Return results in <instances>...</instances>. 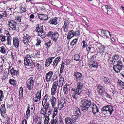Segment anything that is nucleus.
Masks as SVG:
<instances>
[{
  "label": "nucleus",
  "mask_w": 124,
  "mask_h": 124,
  "mask_svg": "<svg viewBox=\"0 0 124 124\" xmlns=\"http://www.w3.org/2000/svg\"><path fill=\"white\" fill-rule=\"evenodd\" d=\"M91 104V101L90 100L86 99L82 100L80 102V106L82 111L84 112L87 111Z\"/></svg>",
  "instance_id": "f257e3e1"
},
{
  "label": "nucleus",
  "mask_w": 124,
  "mask_h": 124,
  "mask_svg": "<svg viewBox=\"0 0 124 124\" xmlns=\"http://www.w3.org/2000/svg\"><path fill=\"white\" fill-rule=\"evenodd\" d=\"M102 113L106 116L110 115L113 111V108L111 106L108 105L104 107L101 108Z\"/></svg>",
  "instance_id": "f03ea898"
},
{
  "label": "nucleus",
  "mask_w": 124,
  "mask_h": 124,
  "mask_svg": "<svg viewBox=\"0 0 124 124\" xmlns=\"http://www.w3.org/2000/svg\"><path fill=\"white\" fill-rule=\"evenodd\" d=\"M8 22L9 27L13 30H17L19 29V25L18 24L12 20H9Z\"/></svg>",
  "instance_id": "7ed1b4c3"
},
{
  "label": "nucleus",
  "mask_w": 124,
  "mask_h": 124,
  "mask_svg": "<svg viewBox=\"0 0 124 124\" xmlns=\"http://www.w3.org/2000/svg\"><path fill=\"white\" fill-rule=\"evenodd\" d=\"M77 87L76 89L72 88L71 89L72 91H75L78 93H81L83 87V84L80 82H78L77 84Z\"/></svg>",
  "instance_id": "20e7f679"
},
{
  "label": "nucleus",
  "mask_w": 124,
  "mask_h": 124,
  "mask_svg": "<svg viewBox=\"0 0 124 124\" xmlns=\"http://www.w3.org/2000/svg\"><path fill=\"white\" fill-rule=\"evenodd\" d=\"M34 81L33 77H31L28 80V82L26 83V87L28 90H31L33 86Z\"/></svg>",
  "instance_id": "39448f33"
},
{
  "label": "nucleus",
  "mask_w": 124,
  "mask_h": 124,
  "mask_svg": "<svg viewBox=\"0 0 124 124\" xmlns=\"http://www.w3.org/2000/svg\"><path fill=\"white\" fill-rule=\"evenodd\" d=\"M66 101L64 99L60 100L58 102V108L61 109L64 107L66 105Z\"/></svg>",
  "instance_id": "423d86ee"
},
{
  "label": "nucleus",
  "mask_w": 124,
  "mask_h": 124,
  "mask_svg": "<svg viewBox=\"0 0 124 124\" xmlns=\"http://www.w3.org/2000/svg\"><path fill=\"white\" fill-rule=\"evenodd\" d=\"M73 112L74 114L79 116L81 115V113L79 109L77 107H74L73 109Z\"/></svg>",
  "instance_id": "0eeeda50"
},
{
  "label": "nucleus",
  "mask_w": 124,
  "mask_h": 124,
  "mask_svg": "<svg viewBox=\"0 0 124 124\" xmlns=\"http://www.w3.org/2000/svg\"><path fill=\"white\" fill-rule=\"evenodd\" d=\"M31 38V36L28 34H26L24 35L23 39V41L24 44H27Z\"/></svg>",
  "instance_id": "6e6552de"
},
{
  "label": "nucleus",
  "mask_w": 124,
  "mask_h": 124,
  "mask_svg": "<svg viewBox=\"0 0 124 124\" xmlns=\"http://www.w3.org/2000/svg\"><path fill=\"white\" fill-rule=\"evenodd\" d=\"M88 65L90 69H92L93 68H96L98 66L97 62L93 61H90Z\"/></svg>",
  "instance_id": "1a4fd4ad"
},
{
  "label": "nucleus",
  "mask_w": 124,
  "mask_h": 124,
  "mask_svg": "<svg viewBox=\"0 0 124 124\" xmlns=\"http://www.w3.org/2000/svg\"><path fill=\"white\" fill-rule=\"evenodd\" d=\"M34 62L30 61V59L25 57L24 59V64L25 65L28 66H32Z\"/></svg>",
  "instance_id": "9d476101"
},
{
  "label": "nucleus",
  "mask_w": 124,
  "mask_h": 124,
  "mask_svg": "<svg viewBox=\"0 0 124 124\" xmlns=\"http://www.w3.org/2000/svg\"><path fill=\"white\" fill-rule=\"evenodd\" d=\"M11 75L14 77H18L19 76V72L14 69V68H12L10 70Z\"/></svg>",
  "instance_id": "9b49d317"
},
{
  "label": "nucleus",
  "mask_w": 124,
  "mask_h": 124,
  "mask_svg": "<svg viewBox=\"0 0 124 124\" xmlns=\"http://www.w3.org/2000/svg\"><path fill=\"white\" fill-rule=\"evenodd\" d=\"M53 75V73L52 71H50L47 73L46 75V80L47 82H48L51 81V77Z\"/></svg>",
  "instance_id": "f8f14e48"
},
{
  "label": "nucleus",
  "mask_w": 124,
  "mask_h": 124,
  "mask_svg": "<svg viewBox=\"0 0 124 124\" xmlns=\"http://www.w3.org/2000/svg\"><path fill=\"white\" fill-rule=\"evenodd\" d=\"M35 67H36L37 70H39L42 68V64H41L40 62H37L36 61L34 62L33 65L32 66H31V68H33Z\"/></svg>",
  "instance_id": "ddd939ff"
},
{
  "label": "nucleus",
  "mask_w": 124,
  "mask_h": 124,
  "mask_svg": "<svg viewBox=\"0 0 124 124\" xmlns=\"http://www.w3.org/2000/svg\"><path fill=\"white\" fill-rule=\"evenodd\" d=\"M117 62V70H117V73H118L119 72L120 70H122L123 66L122 63L120 60H118Z\"/></svg>",
  "instance_id": "4468645a"
},
{
  "label": "nucleus",
  "mask_w": 124,
  "mask_h": 124,
  "mask_svg": "<svg viewBox=\"0 0 124 124\" xmlns=\"http://www.w3.org/2000/svg\"><path fill=\"white\" fill-rule=\"evenodd\" d=\"M53 34L52 36H51V39L53 41L56 42L58 38L59 37V34L58 32H56L54 33Z\"/></svg>",
  "instance_id": "2eb2a0df"
},
{
  "label": "nucleus",
  "mask_w": 124,
  "mask_h": 124,
  "mask_svg": "<svg viewBox=\"0 0 124 124\" xmlns=\"http://www.w3.org/2000/svg\"><path fill=\"white\" fill-rule=\"evenodd\" d=\"M74 75L76 77L75 78L77 81L80 80L82 77V74L77 71L74 72Z\"/></svg>",
  "instance_id": "dca6fc26"
},
{
  "label": "nucleus",
  "mask_w": 124,
  "mask_h": 124,
  "mask_svg": "<svg viewBox=\"0 0 124 124\" xmlns=\"http://www.w3.org/2000/svg\"><path fill=\"white\" fill-rule=\"evenodd\" d=\"M19 40L17 37H15L13 39V45L16 48H17L19 46Z\"/></svg>",
  "instance_id": "f3484780"
},
{
  "label": "nucleus",
  "mask_w": 124,
  "mask_h": 124,
  "mask_svg": "<svg viewBox=\"0 0 124 124\" xmlns=\"http://www.w3.org/2000/svg\"><path fill=\"white\" fill-rule=\"evenodd\" d=\"M91 107L92 111L94 114H96L98 112V108L96 105L92 104Z\"/></svg>",
  "instance_id": "a211bd4d"
},
{
  "label": "nucleus",
  "mask_w": 124,
  "mask_h": 124,
  "mask_svg": "<svg viewBox=\"0 0 124 124\" xmlns=\"http://www.w3.org/2000/svg\"><path fill=\"white\" fill-rule=\"evenodd\" d=\"M37 27H36V28L35 30L38 33L39 32H42L44 31L43 29V26L41 25V24L38 25Z\"/></svg>",
  "instance_id": "6ab92c4d"
},
{
  "label": "nucleus",
  "mask_w": 124,
  "mask_h": 124,
  "mask_svg": "<svg viewBox=\"0 0 124 124\" xmlns=\"http://www.w3.org/2000/svg\"><path fill=\"white\" fill-rule=\"evenodd\" d=\"M66 124H73V123L72 119L69 117H66L65 119Z\"/></svg>",
  "instance_id": "aec40b11"
},
{
  "label": "nucleus",
  "mask_w": 124,
  "mask_h": 124,
  "mask_svg": "<svg viewBox=\"0 0 124 124\" xmlns=\"http://www.w3.org/2000/svg\"><path fill=\"white\" fill-rule=\"evenodd\" d=\"M57 18L56 17L52 18L49 21V23L50 24H52L56 25L57 24Z\"/></svg>",
  "instance_id": "412c9836"
},
{
  "label": "nucleus",
  "mask_w": 124,
  "mask_h": 124,
  "mask_svg": "<svg viewBox=\"0 0 124 124\" xmlns=\"http://www.w3.org/2000/svg\"><path fill=\"white\" fill-rule=\"evenodd\" d=\"M56 99L55 97L52 96V97L50 100L51 104L52 107L54 108L56 104Z\"/></svg>",
  "instance_id": "4be33fe9"
},
{
  "label": "nucleus",
  "mask_w": 124,
  "mask_h": 124,
  "mask_svg": "<svg viewBox=\"0 0 124 124\" xmlns=\"http://www.w3.org/2000/svg\"><path fill=\"white\" fill-rule=\"evenodd\" d=\"M38 17L41 20H47L48 18V17L44 14L38 15Z\"/></svg>",
  "instance_id": "5701e85b"
},
{
  "label": "nucleus",
  "mask_w": 124,
  "mask_h": 124,
  "mask_svg": "<svg viewBox=\"0 0 124 124\" xmlns=\"http://www.w3.org/2000/svg\"><path fill=\"white\" fill-rule=\"evenodd\" d=\"M61 60V58L60 57L56 58L53 62V65L54 66H55V67H56L59 62Z\"/></svg>",
  "instance_id": "b1692460"
},
{
  "label": "nucleus",
  "mask_w": 124,
  "mask_h": 124,
  "mask_svg": "<svg viewBox=\"0 0 124 124\" xmlns=\"http://www.w3.org/2000/svg\"><path fill=\"white\" fill-rule=\"evenodd\" d=\"M23 89L22 87H21L19 88V99H21L23 96Z\"/></svg>",
  "instance_id": "393cba45"
},
{
  "label": "nucleus",
  "mask_w": 124,
  "mask_h": 124,
  "mask_svg": "<svg viewBox=\"0 0 124 124\" xmlns=\"http://www.w3.org/2000/svg\"><path fill=\"white\" fill-rule=\"evenodd\" d=\"M102 79L104 83L106 84L107 85H108V84L110 83V81L107 77H104Z\"/></svg>",
  "instance_id": "a878e982"
},
{
  "label": "nucleus",
  "mask_w": 124,
  "mask_h": 124,
  "mask_svg": "<svg viewBox=\"0 0 124 124\" xmlns=\"http://www.w3.org/2000/svg\"><path fill=\"white\" fill-rule=\"evenodd\" d=\"M118 86L122 87L124 86V82L122 80L118 79L117 81Z\"/></svg>",
  "instance_id": "bb28decb"
},
{
  "label": "nucleus",
  "mask_w": 124,
  "mask_h": 124,
  "mask_svg": "<svg viewBox=\"0 0 124 124\" xmlns=\"http://www.w3.org/2000/svg\"><path fill=\"white\" fill-rule=\"evenodd\" d=\"M9 82L10 84L15 86L16 84V81L13 79H10L9 80Z\"/></svg>",
  "instance_id": "cd10ccee"
},
{
  "label": "nucleus",
  "mask_w": 124,
  "mask_h": 124,
  "mask_svg": "<svg viewBox=\"0 0 124 124\" xmlns=\"http://www.w3.org/2000/svg\"><path fill=\"white\" fill-rule=\"evenodd\" d=\"M57 109V108L56 107L54 108L52 115L51 116L53 117L54 118L57 114L58 112Z\"/></svg>",
  "instance_id": "c85d7f7f"
},
{
  "label": "nucleus",
  "mask_w": 124,
  "mask_h": 124,
  "mask_svg": "<svg viewBox=\"0 0 124 124\" xmlns=\"http://www.w3.org/2000/svg\"><path fill=\"white\" fill-rule=\"evenodd\" d=\"M67 85H65L63 88V91L64 94H67L68 93V90Z\"/></svg>",
  "instance_id": "c756f323"
},
{
  "label": "nucleus",
  "mask_w": 124,
  "mask_h": 124,
  "mask_svg": "<svg viewBox=\"0 0 124 124\" xmlns=\"http://www.w3.org/2000/svg\"><path fill=\"white\" fill-rule=\"evenodd\" d=\"M46 32H44V31L42 32H39L38 35L40 36L42 39L45 38V36Z\"/></svg>",
  "instance_id": "7c9ffc66"
},
{
  "label": "nucleus",
  "mask_w": 124,
  "mask_h": 124,
  "mask_svg": "<svg viewBox=\"0 0 124 124\" xmlns=\"http://www.w3.org/2000/svg\"><path fill=\"white\" fill-rule=\"evenodd\" d=\"M109 35L110 37L111 36L110 32L107 30H104V34L103 36H105L106 37H108Z\"/></svg>",
  "instance_id": "2f4dec72"
},
{
  "label": "nucleus",
  "mask_w": 124,
  "mask_h": 124,
  "mask_svg": "<svg viewBox=\"0 0 124 124\" xmlns=\"http://www.w3.org/2000/svg\"><path fill=\"white\" fill-rule=\"evenodd\" d=\"M73 91L72 96L73 98L77 99L78 97V95H79L80 93H78L77 92L75 91Z\"/></svg>",
  "instance_id": "473e14b6"
},
{
  "label": "nucleus",
  "mask_w": 124,
  "mask_h": 124,
  "mask_svg": "<svg viewBox=\"0 0 124 124\" xmlns=\"http://www.w3.org/2000/svg\"><path fill=\"white\" fill-rule=\"evenodd\" d=\"M3 92L1 90H0V101H2L4 98Z\"/></svg>",
  "instance_id": "72a5a7b5"
},
{
  "label": "nucleus",
  "mask_w": 124,
  "mask_h": 124,
  "mask_svg": "<svg viewBox=\"0 0 124 124\" xmlns=\"http://www.w3.org/2000/svg\"><path fill=\"white\" fill-rule=\"evenodd\" d=\"M58 80H57L56 81L54 82L53 84L52 87L57 88L58 85Z\"/></svg>",
  "instance_id": "f704fd0d"
},
{
  "label": "nucleus",
  "mask_w": 124,
  "mask_h": 124,
  "mask_svg": "<svg viewBox=\"0 0 124 124\" xmlns=\"http://www.w3.org/2000/svg\"><path fill=\"white\" fill-rule=\"evenodd\" d=\"M64 64L65 63L63 62H62V63L61 66L60 68V73L59 74L60 75V74H62L63 72Z\"/></svg>",
  "instance_id": "c9c22d12"
},
{
  "label": "nucleus",
  "mask_w": 124,
  "mask_h": 124,
  "mask_svg": "<svg viewBox=\"0 0 124 124\" xmlns=\"http://www.w3.org/2000/svg\"><path fill=\"white\" fill-rule=\"evenodd\" d=\"M78 40V39H74L71 42L70 45L73 46H74L76 44Z\"/></svg>",
  "instance_id": "e433bc0d"
},
{
  "label": "nucleus",
  "mask_w": 124,
  "mask_h": 124,
  "mask_svg": "<svg viewBox=\"0 0 124 124\" xmlns=\"http://www.w3.org/2000/svg\"><path fill=\"white\" fill-rule=\"evenodd\" d=\"M60 84L59 85V87H61L63 84V78L61 77L60 79Z\"/></svg>",
  "instance_id": "4c0bfd02"
},
{
  "label": "nucleus",
  "mask_w": 124,
  "mask_h": 124,
  "mask_svg": "<svg viewBox=\"0 0 124 124\" xmlns=\"http://www.w3.org/2000/svg\"><path fill=\"white\" fill-rule=\"evenodd\" d=\"M74 35V33H71L70 32H69L67 36V38L68 39H70L73 37Z\"/></svg>",
  "instance_id": "58836bf2"
},
{
  "label": "nucleus",
  "mask_w": 124,
  "mask_h": 124,
  "mask_svg": "<svg viewBox=\"0 0 124 124\" xmlns=\"http://www.w3.org/2000/svg\"><path fill=\"white\" fill-rule=\"evenodd\" d=\"M70 23V22L68 20H66L64 21L63 26L68 27L69 26Z\"/></svg>",
  "instance_id": "ea45409f"
},
{
  "label": "nucleus",
  "mask_w": 124,
  "mask_h": 124,
  "mask_svg": "<svg viewBox=\"0 0 124 124\" xmlns=\"http://www.w3.org/2000/svg\"><path fill=\"white\" fill-rule=\"evenodd\" d=\"M78 116L76 115H73L72 116L71 118L72 119L73 121H76L78 119Z\"/></svg>",
  "instance_id": "a19ab883"
},
{
  "label": "nucleus",
  "mask_w": 124,
  "mask_h": 124,
  "mask_svg": "<svg viewBox=\"0 0 124 124\" xmlns=\"http://www.w3.org/2000/svg\"><path fill=\"white\" fill-rule=\"evenodd\" d=\"M56 88H53V87H52L51 91V93L52 95H54L55 93L56 92Z\"/></svg>",
  "instance_id": "79ce46f5"
},
{
  "label": "nucleus",
  "mask_w": 124,
  "mask_h": 124,
  "mask_svg": "<svg viewBox=\"0 0 124 124\" xmlns=\"http://www.w3.org/2000/svg\"><path fill=\"white\" fill-rule=\"evenodd\" d=\"M0 111L1 112L6 111L5 105L4 104H3L1 105V108L0 109Z\"/></svg>",
  "instance_id": "37998d69"
},
{
  "label": "nucleus",
  "mask_w": 124,
  "mask_h": 124,
  "mask_svg": "<svg viewBox=\"0 0 124 124\" xmlns=\"http://www.w3.org/2000/svg\"><path fill=\"white\" fill-rule=\"evenodd\" d=\"M26 55V58L32 60V59L34 58L35 57V55Z\"/></svg>",
  "instance_id": "c03bdc74"
},
{
  "label": "nucleus",
  "mask_w": 124,
  "mask_h": 124,
  "mask_svg": "<svg viewBox=\"0 0 124 124\" xmlns=\"http://www.w3.org/2000/svg\"><path fill=\"white\" fill-rule=\"evenodd\" d=\"M58 121L56 120H52L49 123V124H58Z\"/></svg>",
  "instance_id": "a18cd8bd"
},
{
  "label": "nucleus",
  "mask_w": 124,
  "mask_h": 124,
  "mask_svg": "<svg viewBox=\"0 0 124 124\" xmlns=\"http://www.w3.org/2000/svg\"><path fill=\"white\" fill-rule=\"evenodd\" d=\"M30 115V110H27L26 112L25 115L26 118L27 119L28 118H29Z\"/></svg>",
  "instance_id": "49530a36"
},
{
  "label": "nucleus",
  "mask_w": 124,
  "mask_h": 124,
  "mask_svg": "<svg viewBox=\"0 0 124 124\" xmlns=\"http://www.w3.org/2000/svg\"><path fill=\"white\" fill-rule=\"evenodd\" d=\"M62 52L61 50L60 47H59L55 51L54 53L56 54H61Z\"/></svg>",
  "instance_id": "de8ad7c7"
},
{
  "label": "nucleus",
  "mask_w": 124,
  "mask_h": 124,
  "mask_svg": "<svg viewBox=\"0 0 124 124\" xmlns=\"http://www.w3.org/2000/svg\"><path fill=\"white\" fill-rule=\"evenodd\" d=\"M5 49L4 46H2L0 47V52L2 54H4L6 53Z\"/></svg>",
  "instance_id": "09e8293b"
},
{
  "label": "nucleus",
  "mask_w": 124,
  "mask_h": 124,
  "mask_svg": "<svg viewBox=\"0 0 124 124\" xmlns=\"http://www.w3.org/2000/svg\"><path fill=\"white\" fill-rule=\"evenodd\" d=\"M7 40L8 41V43L7 44L8 45H10L11 44V37H9V36L7 35Z\"/></svg>",
  "instance_id": "8fccbe9b"
},
{
  "label": "nucleus",
  "mask_w": 124,
  "mask_h": 124,
  "mask_svg": "<svg viewBox=\"0 0 124 124\" xmlns=\"http://www.w3.org/2000/svg\"><path fill=\"white\" fill-rule=\"evenodd\" d=\"M101 46L99 47L98 48L100 50V52L101 53V52H103L105 48V47L103 46L101 44Z\"/></svg>",
  "instance_id": "3c124183"
},
{
  "label": "nucleus",
  "mask_w": 124,
  "mask_h": 124,
  "mask_svg": "<svg viewBox=\"0 0 124 124\" xmlns=\"http://www.w3.org/2000/svg\"><path fill=\"white\" fill-rule=\"evenodd\" d=\"M0 15H1V16L2 17H3V18H4V17L7 16V14L6 12L5 11H2L1 13L0 14Z\"/></svg>",
  "instance_id": "603ef678"
},
{
  "label": "nucleus",
  "mask_w": 124,
  "mask_h": 124,
  "mask_svg": "<svg viewBox=\"0 0 124 124\" xmlns=\"http://www.w3.org/2000/svg\"><path fill=\"white\" fill-rule=\"evenodd\" d=\"M80 57L79 55H75L74 56V60L76 61H79Z\"/></svg>",
  "instance_id": "864d4df0"
},
{
  "label": "nucleus",
  "mask_w": 124,
  "mask_h": 124,
  "mask_svg": "<svg viewBox=\"0 0 124 124\" xmlns=\"http://www.w3.org/2000/svg\"><path fill=\"white\" fill-rule=\"evenodd\" d=\"M21 16H17L15 17V19L16 21L19 22H20L21 20Z\"/></svg>",
  "instance_id": "5fc2aeb1"
},
{
  "label": "nucleus",
  "mask_w": 124,
  "mask_h": 124,
  "mask_svg": "<svg viewBox=\"0 0 124 124\" xmlns=\"http://www.w3.org/2000/svg\"><path fill=\"white\" fill-rule=\"evenodd\" d=\"M57 77L56 75H54V76H53V78L52 79V81L55 82L57 81V80H58L57 79Z\"/></svg>",
  "instance_id": "6e6d98bb"
},
{
  "label": "nucleus",
  "mask_w": 124,
  "mask_h": 124,
  "mask_svg": "<svg viewBox=\"0 0 124 124\" xmlns=\"http://www.w3.org/2000/svg\"><path fill=\"white\" fill-rule=\"evenodd\" d=\"M39 94L37 95H36V97L38 99H39V101H40L41 97V91L40 90L39 91Z\"/></svg>",
  "instance_id": "4d7b16f0"
},
{
  "label": "nucleus",
  "mask_w": 124,
  "mask_h": 124,
  "mask_svg": "<svg viewBox=\"0 0 124 124\" xmlns=\"http://www.w3.org/2000/svg\"><path fill=\"white\" fill-rule=\"evenodd\" d=\"M54 32L52 31H50L49 32H48L47 36L48 37H51L52 36V35L53 34Z\"/></svg>",
  "instance_id": "13d9d810"
},
{
  "label": "nucleus",
  "mask_w": 124,
  "mask_h": 124,
  "mask_svg": "<svg viewBox=\"0 0 124 124\" xmlns=\"http://www.w3.org/2000/svg\"><path fill=\"white\" fill-rule=\"evenodd\" d=\"M2 116L4 118H5L6 117V115L5 111L1 112V113Z\"/></svg>",
  "instance_id": "bf43d9fd"
},
{
  "label": "nucleus",
  "mask_w": 124,
  "mask_h": 124,
  "mask_svg": "<svg viewBox=\"0 0 124 124\" xmlns=\"http://www.w3.org/2000/svg\"><path fill=\"white\" fill-rule=\"evenodd\" d=\"M50 104L49 103H47L46 105V106L44 108H46V111H48V109L50 107L49 106Z\"/></svg>",
  "instance_id": "052dcab7"
},
{
  "label": "nucleus",
  "mask_w": 124,
  "mask_h": 124,
  "mask_svg": "<svg viewBox=\"0 0 124 124\" xmlns=\"http://www.w3.org/2000/svg\"><path fill=\"white\" fill-rule=\"evenodd\" d=\"M5 38L6 36H5L4 35H2L0 37L1 41L2 42L5 41L6 39Z\"/></svg>",
  "instance_id": "680f3d73"
},
{
  "label": "nucleus",
  "mask_w": 124,
  "mask_h": 124,
  "mask_svg": "<svg viewBox=\"0 0 124 124\" xmlns=\"http://www.w3.org/2000/svg\"><path fill=\"white\" fill-rule=\"evenodd\" d=\"M20 10L21 12L22 13L25 12L26 11V9L23 7L21 8Z\"/></svg>",
  "instance_id": "e2e57ef3"
},
{
  "label": "nucleus",
  "mask_w": 124,
  "mask_h": 124,
  "mask_svg": "<svg viewBox=\"0 0 124 124\" xmlns=\"http://www.w3.org/2000/svg\"><path fill=\"white\" fill-rule=\"evenodd\" d=\"M83 45L82 46V47L83 48H85V47L87 46V43L86 42L85 40H83Z\"/></svg>",
  "instance_id": "0e129e2a"
},
{
  "label": "nucleus",
  "mask_w": 124,
  "mask_h": 124,
  "mask_svg": "<svg viewBox=\"0 0 124 124\" xmlns=\"http://www.w3.org/2000/svg\"><path fill=\"white\" fill-rule=\"evenodd\" d=\"M49 61L47 60L46 59V62L45 63V65L46 66L48 67L50 65V64L49 63V62H48Z\"/></svg>",
  "instance_id": "69168bd1"
},
{
  "label": "nucleus",
  "mask_w": 124,
  "mask_h": 124,
  "mask_svg": "<svg viewBox=\"0 0 124 124\" xmlns=\"http://www.w3.org/2000/svg\"><path fill=\"white\" fill-rule=\"evenodd\" d=\"M85 92L86 94H87L89 96L90 95L91 92L89 89H86V90H85Z\"/></svg>",
  "instance_id": "338daca9"
},
{
  "label": "nucleus",
  "mask_w": 124,
  "mask_h": 124,
  "mask_svg": "<svg viewBox=\"0 0 124 124\" xmlns=\"http://www.w3.org/2000/svg\"><path fill=\"white\" fill-rule=\"evenodd\" d=\"M62 28L63 29V31L65 32H67L68 31V27L63 26Z\"/></svg>",
  "instance_id": "774afa93"
}]
</instances>
